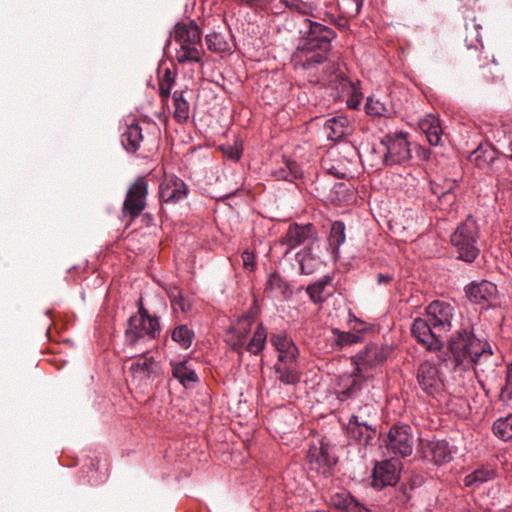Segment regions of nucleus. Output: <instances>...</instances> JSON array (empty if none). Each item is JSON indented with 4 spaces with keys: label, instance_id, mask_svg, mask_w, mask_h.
<instances>
[{
    "label": "nucleus",
    "instance_id": "obj_25",
    "mask_svg": "<svg viewBox=\"0 0 512 512\" xmlns=\"http://www.w3.org/2000/svg\"><path fill=\"white\" fill-rule=\"evenodd\" d=\"M419 129L426 135L430 145L436 146L440 143L442 128L439 120L433 115H427L418 123Z\"/></svg>",
    "mask_w": 512,
    "mask_h": 512
},
{
    "label": "nucleus",
    "instance_id": "obj_44",
    "mask_svg": "<svg viewBox=\"0 0 512 512\" xmlns=\"http://www.w3.org/2000/svg\"><path fill=\"white\" fill-rule=\"evenodd\" d=\"M173 84L174 76L170 69H166L159 81V94L163 101L168 100Z\"/></svg>",
    "mask_w": 512,
    "mask_h": 512
},
{
    "label": "nucleus",
    "instance_id": "obj_35",
    "mask_svg": "<svg viewBox=\"0 0 512 512\" xmlns=\"http://www.w3.org/2000/svg\"><path fill=\"white\" fill-rule=\"evenodd\" d=\"M275 372L277 379L284 384L294 385L300 380L296 365L276 364Z\"/></svg>",
    "mask_w": 512,
    "mask_h": 512
},
{
    "label": "nucleus",
    "instance_id": "obj_4",
    "mask_svg": "<svg viewBox=\"0 0 512 512\" xmlns=\"http://www.w3.org/2000/svg\"><path fill=\"white\" fill-rule=\"evenodd\" d=\"M409 146L407 134L403 132L386 135L379 145L371 148L372 166L379 168L408 162L411 159Z\"/></svg>",
    "mask_w": 512,
    "mask_h": 512
},
{
    "label": "nucleus",
    "instance_id": "obj_16",
    "mask_svg": "<svg viewBox=\"0 0 512 512\" xmlns=\"http://www.w3.org/2000/svg\"><path fill=\"white\" fill-rule=\"evenodd\" d=\"M467 298L475 304L490 303L496 297V285L483 280L479 283L472 282L465 288Z\"/></svg>",
    "mask_w": 512,
    "mask_h": 512
},
{
    "label": "nucleus",
    "instance_id": "obj_14",
    "mask_svg": "<svg viewBox=\"0 0 512 512\" xmlns=\"http://www.w3.org/2000/svg\"><path fill=\"white\" fill-rule=\"evenodd\" d=\"M187 185L178 177L167 178L159 190L160 200L167 204H176L187 197Z\"/></svg>",
    "mask_w": 512,
    "mask_h": 512
},
{
    "label": "nucleus",
    "instance_id": "obj_34",
    "mask_svg": "<svg viewBox=\"0 0 512 512\" xmlns=\"http://www.w3.org/2000/svg\"><path fill=\"white\" fill-rule=\"evenodd\" d=\"M194 337V331L185 324H179L171 330V339L183 349L192 345Z\"/></svg>",
    "mask_w": 512,
    "mask_h": 512
},
{
    "label": "nucleus",
    "instance_id": "obj_32",
    "mask_svg": "<svg viewBox=\"0 0 512 512\" xmlns=\"http://www.w3.org/2000/svg\"><path fill=\"white\" fill-rule=\"evenodd\" d=\"M496 158L495 150L489 145H479L475 150H473L468 159L470 162L474 163L478 167H483L484 165H488L493 162Z\"/></svg>",
    "mask_w": 512,
    "mask_h": 512
},
{
    "label": "nucleus",
    "instance_id": "obj_26",
    "mask_svg": "<svg viewBox=\"0 0 512 512\" xmlns=\"http://www.w3.org/2000/svg\"><path fill=\"white\" fill-rule=\"evenodd\" d=\"M419 129L426 135L430 145L436 146L440 143L442 128L439 120L433 115H427L418 123Z\"/></svg>",
    "mask_w": 512,
    "mask_h": 512
},
{
    "label": "nucleus",
    "instance_id": "obj_29",
    "mask_svg": "<svg viewBox=\"0 0 512 512\" xmlns=\"http://www.w3.org/2000/svg\"><path fill=\"white\" fill-rule=\"evenodd\" d=\"M174 113L173 117L177 123L183 124L189 119L190 105L184 97L183 91H174L173 93Z\"/></svg>",
    "mask_w": 512,
    "mask_h": 512
},
{
    "label": "nucleus",
    "instance_id": "obj_58",
    "mask_svg": "<svg viewBox=\"0 0 512 512\" xmlns=\"http://www.w3.org/2000/svg\"><path fill=\"white\" fill-rule=\"evenodd\" d=\"M510 375L507 377V384L504 388L501 390V397L504 398L507 396L508 399L512 397V388L510 387Z\"/></svg>",
    "mask_w": 512,
    "mask_h": 512
},
{
    "label": "nucleus",
    "instance_id": "obj_59",
    "mask_svg": "<svg viewBox=\"0 0 512 512\" xmlns=\"http://www.w3.org/2000/svg\"><path fill=\"white\" fill-rule=\"evenodd\" d=\"M348 106L350 108L356 109L360 103V98L357 95H353L348 101Z\"/></svg>",
    "mask_w": 512,
    "mask_h": 512
},
{
    "label": "nucleus",
    "instance_id": "obj_8",
    "mask_svg": "<svg viewBox=\"0 0 512 512\" xmlns=\"http://www.w3.org/2000/svg\"><path fill=\"white\" fill-rule=\"evenodd\" d=\"M148 182L146 177H138L128 188L123 203V213L131 219L137 218L146 207Z\"/></svg>",
    "mask_w": 512,
    "mask_h": 512
},
{
    "label": "nucleus",
    "instance_id": "obj_28",
    "mask_svg": "<svg viewBox=\"0 0 512 512\" xmlns=\"http://www.w3.org/2000/svg\"><path fill=\"white\" fill-rule=\"evenodd\" d=\"M180 46L176 53V59L179 63L200 62L203 54V48H197L196 44L190 42H177Z\"/></svg>",
    "mask_w": 512,
    "mask_h": 512
},
{
    "label": "nucleus",
    "instance_id": "obj_55",
    "mask_svg": "<svg viewBox=\"0 0 512 512\" xmlns=\"http://www.w3.org/2000/svg\"><path fill=\"white\" fill-rule=\"evenodd\" d=\"M137 318L143 319V322H149V319H158L156 316H152L149 314V312L143 307L142 303L140 302L138 315H136Z\"/></svg>",
    "mask_w": 512,
    "mask_h": 512
},
{
    "label": "nucleus",
    "instance_id": "obj_31",
    "mask_svg": "<svg viewBox=\"0 0 512 512\" xmlns=\"http://www.w3.org/2000/svg\"><path fill=\"white\" fill-rule=\"evenodd\" d=\"M365 111L368 115L377 117H391L394 114L393 106L389 101L382 102L373 97H368Z\"/></svg>",
    "mask_w": 512,
    "mask_h": 512
},
{
    "label": "nucleus",
    "instance_id": "obj_56",
    "mask_svg": "<svg viewBox=\"0 0 512 512\" xmlns=\"http://www.w3.org/2000/svg\"><path fill=\"white\" fill-rule=\"evenodd\" d=\"M182 295V292L177 287L170 289L168 292V297L170 299L171 306H173L174 303L182 297Z\"/></svg>",
    "mask_w": 512,
    "mask_h": 512
},
{
    "label": "nucleus",
    "instance_id": "obj_53",
    "mask_svg": "<svg viewBox=\"0 0 512 512\" xmlns=\"http://www.w3.org/2000/svg\"><path fill=\"white\" fill-rule=\"evenodd\" d=\"M242 260H243V265L246 269H250V270L254 269V266H255L254 254L252 252H249L247 250L244 251L242 254Z\"/></svg>",
    "mask_w": 512,
    "mask_h": 512
},
{
    "label": "nucleus",
    "instance_id": "obj_41",
    "mask_svg": "<svg viewBox=\"0 0 512 512\" xmlns=\"http://www.w3.org/2000/svg\"><path fill=\"white\" fill-rule=\"evenodd\" d=\"M494 434L504 441L512 439V414L505 419H498L493 424Z\"/></svg>",
    "mask_w": 512,
    "mask_h": 512
},
{
    "label": "nucleus",
    "instance_id": "obj_12",
    "mask_svg": "<svg viewBox=\"0 0 512 512\" xmlns=\"http://www.w3.org/2000/svg\"><path fill=\"white\" fill-rule=\"evenodd\" d=\"M417 382L427 395L435 396L443 389V381L436 365L429 361L421 363L417 369Z\"/></svg>",
    "mask_w": 512,
    "mask_h": 512
},
{
    "label": "nucleus",
    "instance_id": "obj_5",
    "mask_svg": "<svg viewBox=\"0 0 512 512\" xmlns=\"http://www.w3.org/2000/svg\"><path fill=\"white\" fill-rule=\"evenodd\" d=\"M456 258L472 263L480 254L479 231L476 222L468 217L450 236Z\"/></svg>",
    "mask_w": 512,
    "mask_h": 512
},
{
    "label": "nucleus",
    "instance_id": "obj_13",
    "mask_svg": "<svg viewBox=\"0 0 512 512\" xmlns=\"http://www.w3.org/2000/svg\"><path fill=\"white\" fill-rule=\"evenodd\" d=\"M307 460L310 470L324 477L331 475L332 468L337 462L336 458L330 454L329 447L323 444L319 448H311L308 451Z\"/></svg>",
    "mask_w": 512,
    "mask_h": 512
},
{
    "label": "nucleus",
    "instance_id": "obj_27",
    "mask_svg": "<svg viewBox=\"0 0 512 512\" xmlns=\"http://www.w3.org/2000/svg\"><path fill=\"white\" fill-rule=\"evenodd\" d=\"M419 129L426 135L430 145L436 146L440 143L442 128L439 120L433 115H427L418 123Z\"/></svg>",
    "mask_w": 512,
    "mask_h": 512
},
{
    "label": "nucleus",
    "instance_id": "obj_18",
    "mask_svg": "<svg viewBox=\"0 0 512 512\" xmlns=\"http://www.w3.org/2000/svg\"><path fill=\"white\" fill-rule=\"evenodd\" d=\"M373 378L372 373H365L363 371H359L356 367L351 376L347 379L346 388L341 391L338 398L341 401L347 400L349 398L356 397L362 389L367 385V382Z\"/></svg>",
    "mask_w": 512,
    "mask_h": 512
},
{
    "label": "nucleus",
    "instance_id": "obj_38",
    "mask_svg": "<svg viewBox=\"0 0 512 512\" xmlns=\"http://www.w3.org/2000/svg\"><path fill=\"white\" fill-rule=\"evenodd\" d=\"M332 281V277L327 275L322 280H319L313 284H310L307 287V294L309 295L310 299L314 303H322L325 300V297L322 296V293L325 289V287L330 284Z\"/></svg>",
    "mask_w": 512,
    "mask_h": 512
},
{
    "label": "nucleus",
    "instance_id": "obj_17",
    "mask_svg": "<svg viewBox=\"0 0 512 512\" xmlns=\"http://www.w3.org/2000/svg\"><path fill=\"white\" fill-rule=\"evenodd\" d=\"M313 237L314 227L312 224L298 225L295 223L289 226L282 239V244L287 245L289 249H294Z\"/></svg>",
    "mask_w": 512,
    "mask_h": 512
},
{
    "label": "nucleus",
    "instance_id": "obj_48",
    "mask_svg": "<svg viewBox=\"0 0 512 512\" xmlns=\"http://www.w3.org/2000/svg\"><path fill=\"white\" fill-rule=\"evenodd\" d=\"M272 344L275 346L278 353H283L284 350L289 349L294 343L284 335H274L271 338Z\"/></svg>",
    "mask_w": 512,
    "mask_h": 512
},
{
    "label": "nucleus",
    "instance_id": "obj_37",
    "mask_svg": "<svg viewBox=\"0 0 512 512\" xmlns=\"http://www.w3.org/2000/svg\"><path fill=\"white\" fill-rule=\"evenodd\" d=\"M274 175L278 180L293 182L301 177V170L295 161L285 160V167L276 170Z\"/></svg>",
    "mask_w": 512,
    "mask_h": 512
},
{
    "label": "nucleus",
    "instance_id": "obj_57",
    "mask_svg": "<svg viewBox=\"0 0 512 512\" xmlns=\"http://www.w3.org/2000/svg\"><path fill=\"white\" fill-rule=\"evenodd\" d=\"M393 280V275L380 273L377 275V283L379 285H387Z\"/></svg>",
    "mask_w": 512,
    "mask_h": 512
},
{
    "label": "nucleus",
    "instance_id": "obj_52",
    "mask_svg": "<svg viewBox=\"0 0 512 512\" xmlns=\"http://www.w3.org/2000/svg\"><path fill=\"white\" fill-rule=\"evenodd\" d=\"M224 153L228 158L237 161L241 157L242 148L241 146L235 145L234 147H228L227 150H224Z\"/></svg>",
    "mask_w": 512,
    "mask_h": 512
},
{
    "label": "nucleus",
    "instance_id": "obj_15",
    "mask_svg": "<svg viewBox=\"0 0 512 512\" xmlns=\"http://www.w3.org/2000/svg\"><path fill=\"white\" fill-rule=\"evenodd\" d=\"M423 458L436 465H442L452 460V450L445 440L422 442Z\"/></svg>",
    "mask_w": 512,
    "mask_h": 512
},
{
    "label": "nucleus",
    "instance_id": "obj_60",
    "mask_svg": "<svg viewBox=\"0 0 512 512\" xmlns=\"http://www.w3.org/2000/svg\"><path fill=\"white\" fill-rule=\"evenodd\" d=\"M370 407L373 408L372 412L370 414H368V412H364V419H369L371 421H373L375 424H376V409L373 405H369Z\"/></svg>",
    "mask_w": 512,
    "mask_h": 512
},
{
    "label": "nucleus",
    "instance_id": "obj_45",
    "mask_svg": "<svg viewBox=\"0 0 512 512\" xmlns=\"http://www.w3.org/2000/svg\"><path fill=\"white\" fill-rule=\"evenodd\" d=\"M267 288L270 289L271 291H276L280 294H285L289 286L278 273H272L269 276Z\"/></svg>",
    "mask_w": 512,
    "mask_h": 512
},
{
    "label": "nucleus",
    "instance_id": "obj_51",
    "mask_svg": "<svg viewBox=\"0 0 512 512\" xmlns=\"http://www.w3.org/2000/svg\"><path fill=\"white\" fill-rule=\"evenodd\" d=\"M191 306V302L182 295V297L174 303L172 308L175 311L180 310L183 313H187L191 310Z\"/></svg>",
    "mask_w": 512,
    "mask_h": 512
},
{
    "label": "nucleus",
    "instance_id": "obj_33",
    "mask_svg": "<svg viewBox=\"0 0 512 512\" xmlns=\"http://www.w3.org/2000/svg\"><path fill=\"white\" fill-rule=\"evenodd\" d=\"M495 475L496 473L494 469L490 467H481L465 476L464 485L466 487L476 488L482 483L492 480Z\"/></svg>",
    "mask_w": 512,
    "mask_h": 512
},
{
    "label": "nucleus",
    "instance_id": "obj_22",
    "mask_svg": "<svg viewBox=\"0 0 512 512\" xmlns=\"http://www.w3.org/2000/svg\"><path fill=\"white\" fill-rule=\"evenodd\" d=\"M174 38L176 42L188 41L190 44H196L197 48H202L200 29L193 21L188 24H176Z\"/></svg>",
    "mask_w": 512,
    "mask_h": 512
},
{
    "label": "nucleus",
    "instance_id": "obj_23",
    "mask_svg": "<svg viewBox=\"0 0 512 512\" xmlns=\"http://www.w3.org/2000/svg\"><path fill=\"white\" fill-rule=\"evenodd\" d=\"M142 128L138 123H131L127 125L121 135V143L125 150L129 153H135L139 150L140 144L143 141Z\"/></svg>",
    "mask_w": 512,
    "mask_h": 512
},
{
    "label": "nucleus",
    "instance_id": "obj_54",
    "mask_svg": "<svg viewBox=\"0 0 512 512\" xmlns=\"http://www.w3.org/2000/svg\"><path fill=\"white\" fill-rule=\"evenodd\" d=\"M297 258H298V261H299V264H300V267H301V271L304 273V274H310L312 273V268L308 267L306 265V262L307 261H310L312 260L311 258H306V255H303L302 253H298L297 254Z\"/></svg>",
    "mask_w": 512,
    "mask_h": 512
},
{
    "label": "nucleus",
    "instance_id": "obj_20",
    "mask_svg": "<svg viewBox=\"0 0 512 512\" xmlns=\"http://www.w3.org/2000/svg\"><path fill=\"white\" fill-rule=\"evenodd\" d=\"M327 130V137L331 140L338 141L352 133L350 121L345 116H336L328 119L324 125Z\"/></svg>",
    "mask_w": 512,
    "mask_h": 512
},
{
    "label": "nucleus",
    "instance_id": "obj_24",
    "mask_svg": "<svg viewBox=\"0 0 512 512\" xmlns=\"http://www.w3.org/2000/svg\"><path fill=\"white\" fill-rule=\"evenodd\" d=\"M130 371L135 376L151 378L158 373V363L148 353H144L132 363Z\"/></svg>",
    "mask_w": 512,
    "mask_h": 512
},
{
    "label": "nucleus",
    "instance_id": "obj_30",
    "mask_svg": "<svg viewBox=\"0 0 512 512\" xmlns=\"http://www.w3.org/2000/svg\"><path fill=\"white\" fill-rule=\"evenodd\" d=\"M287 9L300 14H309L311 6L301 0H276L272 15H281Z\"/></svg>",
    "mask_w": 512,
    "mask_h": 512
},
{
    "label": "nucleus",
    "instance_id": "obj_7",
    "mask_svg": "<svg viewBox=\"0 0 512 512\" xmlns=\"http://www.w3.org/2000/svg\"><path fill=\"white\" fill-rule=\"evenodd\" d=\"M160 330L159 319H149L147 323L137 316H131L125 330V344L133 347L146 338L155 339L160 334Z\"/></svg>",
    "mask_w": 512,
    "mask_h": 512
},
{
    "label": "nucleus",
    "instance_id": "obj_1",
    "mask_svg": "<svg viewBox=\"0 0 512 512\" xmlns=\"http://www.w3.org/2000/svg\"><path fill=\"white\" fill-rule=\"evenodd\" d=\"M426 312V319L416 318L413 321L411 333L427 350L436 351L442 347L441 334L452 328L454 307L436 300L429 304Z\"/></svg>",
    "mask_w": 512,
    "mask_h": 512
},
{
    "label": "nucleus",
    "instance_id": "obj_36",
    "mask_svg": "<svg viewBox=\"0 0 512 512\" xmlns=\"http://www.w3.org/2000/svg\"><path fill=\"white\" fill-rule=\"evenodd\" d=\"M238 3L255 14L272 15L276 0H238Z\"/></svg>",
    "mask_w": 512,
    "mask_h": 512
},
{
    "label": "nucleus",
    "instance_id": "obj_19",
    "mask_svg": "<svg viewBox=\"0 0 512 512\" xmlns=\"http://www.w3.org/2000/svg\"><path fill=\"white\" fill-rule=\"evenodd\" d=\"M331 505L341 512H369V510L346 491L335 493L330 498Z\"/></svg>",
    "mask_w": 512,
    "mask_h": 512
},
{
    "label": "nucleus",
    "instance_id": "obj_9",
    "mask_svg": "<svg viewBox=\"0 0 512 512\" xmlns=\"http://www.w3.org/2000/svg\"><path fill=\"white\" fill-rule=\"evenodd\" d=\"M384 444L389 452L396 456L407 457L413 450V438L409 426H393L390 428Z\"/></svg>",
    "mask_w": 512,
    "mask_h": 512
},
{
    "label": "nucleus",
    "instance_id": "obj_49",
    "mask_svg": "<svg viewBox=\"0 0 512 512\" xmlns=\"http://www.w3.org/2000/svg\"><path fill=\"white\" fill-rule=\"evenodd\" d=\"M252 323L253 318L251 316H243L238 320L237 324L233 327V329L238 331V333H240L241 335L247 336L251 330Z\"/></svg>",
    "mask_w": 512,
    "mask_h": 512
},
{
    "label": "nucleus",
    "instance_id": "obj_6",
    "mask_svg": "<svg viewBox=\"0 0 512 512\" xmlns=\"http://www.w3.org/2000/svg\"><path fill=\"white\" fill-rule=\"evenodd\" d=\"M372 410L373 408L368 405L360 407L357 413L352 415L347 426L349 438L364 446L371 444L377 434V425L369 419H364V412L370 414Z\"/></svg>",
    "mask_w": 512,
    "mask_h": 512
},
{
    "label": "nucleus",
    "instance_id": "obj_39",
    "mask_svg": "<svg viewBox=\"0 0 512 512\" xmlns=\"http://www.w3.org/2000/svg\"><path fill=\"white\" fill-rule=\"evenodd\" d=\"M332 332L334 334L335 345L339 348L351 346L362 341V335L360 333L343 332L338 329H333Z\"/></svg>",
    "mask_w": 512,
    "mask_h": 512
},
{
    "label": "nucleus",
    "instance_id": "obj_61",
    "mask_svg": "<svg viewBox=\"0 0 512 512\" xmlns=\"http://www.w3.org/2000/svg\"><path fill=\"white\" fill-rule=\"evenodd\" d=\"M230 332L233 333L236 337H239V339L242 340L244 343L246 342V335H241L240 333H238V331H236L233 328L230 330Z\"/></svg>",
    "mask_w": 512,
    "mask_h": 512
},
{
    "label": "nucleus",
    "instance_id": "obj_43",
    "mask_svg": "<svg viewBox=\"0 0 512 512\" xmlns=\"http://www.w3.org/2000/svg\"><path fill=\"white\" fill-rule=\"evenodd\" d=\"M207 48L212 52H225L229 49L227 41L221 34L211 33L205 37Z\"/></svg>",
    "mask_w": 512,
    "mask_h": 512
},
{
    "label": "nucleus",
    "instance_id": "obj_46",
    "mask_svg": "<svg viewBox=\"0 0 512 512\" xmlns=\"http://www.w3.org/2000/svg\"><path fill=\"white\" fill-rule=\"evenodd\" d=\"M452 189L453 183H451L450 187L445 191H442L438 185L431 187L432 193L438 196L441 205H451L454 203L455 195L453 194Z\"/></svg>",
    "mask_w": 512,
    "mask_h": 512
},
{
    "label": "nucleus",
    "instance_id": "obj_21",
    "mask_svg": "<svg viewBox=\"0 0 512 512\" xmlns=\"http://www.w3.org/2000/svg\"><path fill=\"white\" fill-rule=\"evenodd\" d=\"M170 366L172 376L177 379L183 387L188 388L190 384L199 381L196 372L189 365L188 360L171 361Z\"/></svg>",
    "mask_w": 512,
    "mask_h": 512
},
{
    "label": "nucleus",
    "instance_id": "obj_10",
    "mask_svg": "<svg viewBox=\"0 0 512 512\" xmlns=\"http://www.w3.org/2000/svg\"><path fill=\"white\" fill-rule=\"evenodd\" d=\"M401 466V461L395 457L376 463L373 469V487L382 489L395 485L400 478Z\"/></svg>",
    "mask_w": 512,
    "mask_h": 512
},
{
    "label": "nucleus",
    "instance_id": "obj_2",
    "mask_svg": "<svg viewBox=\"0 0 512 512\" xmlns=\"http://www.w3.org/2000/svg\"><path fill=\"white\" fill-rule=\"evenodd\" d=\"M305 25L307 30L303 32L292 59L296 65L311 69L327 60L336 33L332 28L309 19L305 20Z\"/></svg>",
    "mask_w": 512,
    "mask_h": 512
},
{
    "label": "nucleus",
    "instance_id": "obj_47",
    "mask_svg": "<svg viewBox=\"0 0 512 512\" xmlns=\"http://www.w3.org/2000/svg\"><path fill=\"white\" fill-rule=\"evenodd\" d=\"M297 355H298V348L294 344V345L290 346L289 349L284 350L283 353H279L277 364L296 365L295 361H296Z\"/></svg>",
    "mask_w": 512,
    "mask_h": 512
},
{
    "label": "nucleus",
    "instance_id": "obj_11",
    "mask_svg": "<svg viewBox=\"0 0 512 512\" xmlns=\"http://www.w3.org/2000/svg\"><path fill=\"white\" fill-rule=\"evenodd\" d=\"M388 353L389 350L387 347L371 343L366 345L364 350L353 356L352 361L359 371L371 373L370 371L372 369L383 364L388 356Z\"/></svg>",
    "mask_w": 512,
    "mask_h": 512
},
{
    "label": "nucleus",
    "instance_id": "obj_3",
    "mask_svg": "<svg viewBox=\"0 0 512 512\" xmlns=\"http://www.w3.org/2000/svg\"><path fill=\"white\" fill-rule=\"evenodd\" d=\"M450 360L454 368L467 370L492 355L488 342L477 338L471 328L456 331L449 340Z\"/></svg>",
    "mask_w": 512,
    "mask_h": 512
},
{
    "label": "nucleus",
    "instance_id": "obj_40",
    "mask_svg": "<svg viewBox=\"0 0 512 512\" xmlns=\"http://www.w3.org/2000/svg\"><path fill=\"white\" fill-rule=\"evenodd\" d=\"M266 338H267V333H266L263 325L260 324L257 327L256 331L254 332L252 339L246 345V350L255 355L259 354L265 346Z\"/></svg>",
    "mask_w": 512,
    "mask_h": 512
},
{
    "label": "nucleus",
    "instance_id": "obj_42",
    "mask_svg": "<svg viewBox=\"0 0 512 512\" xmlns=\"http://www.w3.org/2000/svg\"><path fill=\"white\" fill-rule=\"evenodd\" d=\"M345 242V225L341 221H335L330 230L329 244L336 252L340 245Z\"/></svg>",
    "mask_w": 512,
    "mask_h": 512
},
{
    "label": "nucleus",
    "instance_id": "obj_50",
    "mask_svg": "<svg viewBox=\"0 0 512 512\" xmlns=\"http://www.w3.org/2000/svg\"><path fill=\"white\" fill-rule=\"evenodd\" d=\"M227 342L230 344L231 348L236 351L239 356L241 357L243 354V347L245 343L239 339V337H236L233 333L229 331Z\"/></svg>",
    "mask_w": 512,
    "mask_h": 512
}]
</instances>
